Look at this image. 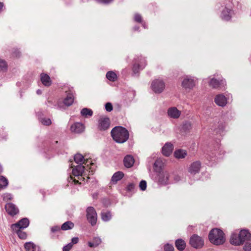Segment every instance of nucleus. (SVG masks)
Returning <instances> with one entry per match:
<instances>
[{
    "label": "nucleus",
    "mask_w": 251,
    "mask_h": 251,
    "mask_svg": "<svg viewBox=\"0 0 251 251\" xmlns=\"http://www.w3.org/2000/svg\"><path fill=\"white\" fill-rule=\"evenodd\" d=\"M74 160L78 165L73 169L72 173L74 176H77L79 180H83L84 177L82 176L84 172L85 167L82 165V164L85 163L88 166L89 163L92 165H93V163L90 162L88 159L85 160L84 156L79 153L76 154L74 156Z\"/></svg>",
    "instance_id": "1"
},
{
    "label": "nucleus",
    "mask_w": 251,
    "mask_h": 251,
    "mask_svg": "<svg viewBox=\"0 0 251 251\" xmlns=\"http://www.w3.org/2000/svg\"><path fill=\"white\" fill-rule=\"evenodd\" d=\"M111 134L113 139L119 143L125 142L129 137L127 130L122 126H116L113 128L111 131Z\"/></svg>",
    "instance_id": "2"
},
{
    "label": "nucleus",
    "mask_w": 251,
    "mask_h": 251,
    "mask_svg": "<svg viewBox=\"0 0 251 251\" xmlns=\"http://www.w3.org/2000/svg\"><path fill=\"white\" fill-rule=\"evenodd\" d=\"M208 238L210 242L215 245H222L226 240L224 233L218 228L212 229L209 233Z\"/></svg>",
    "instance_id": "3"
},
{
    "label": "nucleus",
    "mask_w": 251,
    "mask_h": 251,
    "mask_svg": "<svg viewBox=\"0 0 251 251\" xmlns=\"http://www.w3.org/2000/svg\"><path fill=\"white\" fill-rule=\"evenodd\" d=\"M87 218L92 226L96 224L97 221V214L94 207L90 206L87 208Z\"/></svg>",
    "instance_id": "4"
},
{
    "label": "nucleus",
    "mask_w": 251,
    "mask_h": 251,
    "mask_svg": "<svg viewBox=\"0 0 251 251\" xmlns=\"http://www.w3.org/2000/svg\"><path fill=\"white\" fill-rule=\"evenodd\" d=\"M190 244L194 248H201L204 245L203 240L201 237L196 234L192 236L190 239Z\"/></svg>",
    "instance_id": "5"
},
{
    "label": "nucleus",
    "mask_w": 251,
    "mask_h": 251,
    "mask_svg": "<svg viewBox=\"0 0 251 251\" xmlns=\"http://www.w3.org/2000/svg\"><path fill=\"white\" fill-rule=\"evenodd\" d=\"M165 88L164 82L159 79H155L151 83V89L155 93H161Z\"/></svg>",
    "instance_id": "6"
},
{
    "label": "nucleus",
    "mask_w": 251,
    "mask_h": 251,
    "mask_svg": "<svg viewBox=\"0 0 251 251\" xmlns=\"http://www.w3.org/2000/svg\"><path fill=\"white\" fill-rule=\"evenodd\" d=\"M181 85L186 90H191L195 86V81L192 77L186 76L182 81Z\"/></svg>",
    "instance_id": "7"
},
{
    "label": "nucleus",
    "mask_w": 251,
    "mask_h": 251,
    "mask_svg": "<svg viewBox=\"0 0 251 251\" xmlns=\"http://www.w3.org/2000/svg\"><path fill=\"white\" fill-rule=\"evenodd\" d=\"M29 224V221L27 218H25L21 219L16 224L11 225V229L12 230H16L18 229H23L27 227Z\"/></svg>",
    "instance_id": "8"
},
{
    "label": "nucleus",
    "mask_w": 251,
    "mask_h": 251,
    "mask_svg": "<svg viewBox=\"0 0 251 251\" xmlns=\"http://www.w3.org/2000/svg\"><path fill=\"white\" fill-rule=\"evenodd\" d=\"M215 103L221 107H224L227 102V98L223 94H220L217 95L214 98Z\"/></svg>",
    "instance_id": "9"
},
{
    "label": "nucleus",
    "mask_w": 251,
    "mask_h": 251,
    "mask_svg": "<svg viewBox=\"0 0 251 251\" xmlns=\"http://www.w3.org/2000/svg\"><path fill=\"white\" fill-rule=\"evenodd\" d=\"M169 174L167 172H162L158 175V182L162 185H166L169 183Z\"/></svg>",
    "instance_id": "10"
},
{
    "label": "nucleus",
    "mask_w": 251,
    "mask_h": 251,
    "mask_svg": "<svg viewBox=\"0 0 251 251\" xmlns=\"http://www.w3.org/2000/svg\"><path fill=\"white\" fill-rule=\"evenodd\" d=\"M201 168V162L199 161H196L191 164L188 169V172L191 175H194L200 172Z\"/></svg>",
    "instance_id": "11"
},
{
    "label": "nucleus",
    "mask_w": 251,
    "mask_h": 251,
    "mask_svg": "<svg viewBox=\"0 0 251 251\" xmlns=\"http://www.w3.org/2000/svg\"><path fill=\"white\" fill-rule=\"evenodd\" d=\"M210 86L215 89H222L225 87L226 85L225 81L224 80H221L220 81L215 79L212 78L209 82Z\"/></svg>",
    "instance_id": "12"
},
{
    "label": "nucleus",
    "mask_w": 251,
    "mask_h": 251,
    "mask_svg": "<svg viewBox=\"0 0 251 251\" xmlns=\"http://www.w3.org/2000/svg\"><path fill=\"white\" fill-rule=\"evenodd\" d=\"M5 209L7 213L11 216H14L19 212L17 207L11 202L7 203L5 204Z\"/></svg>",
    "instance_id": "13"
},
{
    "label": "nucleus",
    "mask_w": 251,
    "mask_h": 251,
    "mask_svg": "<svg viewBox=\"0 0 251 251\" xmlns=\"http://www.w3.org/2000/svg\"><path fill=\"white\" fill-rule=\"evenodd\" d=\"M146 65V62L144 58H141L138 62H136L133 65V71L136 74L141 70L143 69Z\"/></svg>",
    "instance_id": "14"
},
{
    "label": "nucleus",
    "mask_w": 251,
    "mask_h": 251,
    "mask_svg": "<svg viewBox=\"0 0 251 251\" xmlns=\"http://www.w3.org/2000/svg\"><path fill=\"white\" fill-rule=\"evenodd\" d=\"M110 126L109 118L107 117L101 118L99 121V128L100 130H105L107 129Z\"/></svg>",
    "instance_id": "15"
},
{
    "label": "nucleus",
    "mask_w": 251,
    "mask_h": 251,
    "mask_svg": "<svg viewBox=\"0 0 251 251\" xmlns=\"http://www.w3.org/2000/svg\"><path fill=\"white\" fill-rule=\"evenodd\" d=\"M234 14V12L231 9L225 7L222 11L221 18L223 20L228 21L232 16Z\"/></svg>",
    "instance_id": "16"
},
{
    "label": "nucleus",
    "mask_w": 251,
    "mask_h": 251,
    "mask_svg": "<svg viewBox=\"0 0 251 251\" xmlns=\"http://www.w3.org/2000/svg\"><path fill=\"white\" fill-rule=\"evenodd\" d=\"M167 114L168 116L171 118L177 119L180 116L181 111L176 107H172L168 109Z\"/></svg>",
    "instance_id": "17"
},
{
    "label": "nucleus",
    "mask_w": 251,
    "mask_h": 251,
    "mask_svg": "<svg viewBox=\"0 0 251 251\" xmlns=\"http://www.w3.org/2000/svg\"><path fill=\"white\" fill-rule=\"evenodd\" d=\"M230 243L235 246H239L242 245L241 238L239 235V233L234 232L231 234L230 238Z\"/></svg>",
    "instance_id": "18"
},
{
    "label": "nucleus",
    "mask_w": 251,
    "mask_h": 251,
    "mask_svg": "<svg viewBox=\"0 0 251 251\" xmlns=\"http://www.w3.org/2000/svg\"><path fill=\"white\" fill-rule=\"evenodd\" d=\"M239 235L241 238L242 244L246 241L250 240L251 238V234L249 230L246 229L241 230L239 232Z\"/></svg>",
    "instance_id": "19"
},
{
    "label": "nucleus",
    "mask_w": 251,
    "mask_h": 251,
    "mask_svg": "<svg viewBox=\"0 0 251 251\" xmlns=\"http://www.w3.org/2000/svg\"><path fill=\"white\" fill-rule=\"evenodd\" d=\"M71 130L73 132L80 133L84 130V126L81 123H76L71 126Z\"/></svg>",
    "instance_id": "20"
},
{
    "label": "nucleus",
    "mask_w": 251,
    "mask_h": 251,
    "mask_svg": "<svg viewBox=\"0 0 251 251\" xmlns=\"http://www.w3.org/2000/svg\"><path fill=\"white\" fill-rule=\"evenodd\" d=\"M173 150V145L171 143H166L162 147V152L163 155L168 156L172 152Z\"/></svg>",
    "instance_id": "21"
},
{
    "label": "nucleus",
    "mask_w": 251,
    "mask_h": 251,
    "mask_svg": "<svg viewBox=\"0 0 251 251\" xmlns=\"http://www.w3.org/2000/svg\"><path fill=\"white\" fill-rule=\"evenodd\" d=\"M124 165L126 168L131 167L134 163V159L133 157L130 155H127L125 157L124 159Z\"/></svg>",
    "instance_id": "22"
},
{
    "label": "nucleus",
    "mask_w": 251,
    "mask_h": 251,
    "mask_svg": "<svg viewBox=\"0 0 251 251\" xmlns=\"http://www.w3.org/2000/svg\"><path fill=\"white\" fill-rule=\"evenodd\" d=\"M24 247L26 251H40L39 247L31 242L25 243Z\"/></svg>",
    "instance_id": "23"
},
{
    "label": "nucleus",
    "mask_w": 251,
    "mask_h": 251,
    "mask_svg": "<svg viewBox=\"0 0 251 251\" xmlns=\"http://www.w3.org/2000/svg\"><path fill=\"white\" fill-rule=\"evenodd\" d=\"M40 76L41 81L44 85L46 86H49L51 85V81L50 77L48 75L42 73Z\"/></svg>",
    "instance_id": "24"
},
{
    "label": "nucleus",
    "mask_w": 251,
    "mask_h": 251,
    "mask_svg": "<svg viewBox=\"0 0 251 251\" xmlns=\"http://www.w3.org/2000/svg\"><path fill=\"white\" fill-rule=\"evenodd\" d=\"M124 176V174L122 172H117L115 173L112 176L111 182L113 184H116L117 182L122 179Z\"/></svg>",
    "instance_id": "25"
},
{
    "label": "nucleus",
    "mask_w": 251,
    "mask_h": 251,
    "mask_svg": "<svg viewBox=\"0 0 251 251\" xmlns=\"http://www.w3.org/2000/svg\"><path fill=\"white\" fill-rule=\"evenodd\" d=\"M175 245L176 248L180 251L184 250L186 247L185 242L181 239L176 240Z\"/></svg>",
    "instance_id": "26"
},
{
    "label": "nucleus",
    "mask_w": 251,
    "mask_h": 251,
    "mask_svg": "<svg viewBox=\"0 0 251 251\" xmlns=\"http://www.w3.org/2000/svg\"><path fill=\"white\" fill-rule=\"evenodd\" d=\"M174 155L178 159L184 158L187 155V152L185 150H178L175 151Z\"/></svg>",
    "instance_id": "27"
},
{
    "label": "nucleus",
    "mask_w": 251,
    "mask_h": 251,
    "mask_svg": "<svg viewBox=\"0 0 251 251\" xmlns=\"http://www.w3.org/2000/svg\"><path fill=\"white\" fill-rule=\"evenodd\" d=\"M101 219L104 222L109 221L112 218L110 212L108 211H102L101 212Z\"/></svg>",
    "instance_id": "28"
},
{
    "label": "nucleus",
    "mask_w": 251,
    "mask_h": 251,
    "mask_svg": "<svg viewBox=\"0 0 251 251\" xmlns=\"http://www.w3.org/2000/svg\"><path fill=\"white\" fill-rule=\"evenodd\" d=\"M101 242L100 238L99 237H95L93 242H89L88 245L90 247L95 248L99 245Z\"/></svg>",
    "instance_id": "29"
},
{
    "label": "nucleus",
    "mask_w": 251,
    "mask_h": 251,
    "mask_svg": "<svg viewBox=\"0 0 251 251\" xmlns=\"http://www.w3.org/2000/svg\"><path fill=\"white\" fill-rule=\"evenodd\" d=\"M106 77L109 81L114 82L116 80L117 75L113 71H109L106 73Z\"/></svg>",
    "instance_id": "30"
},
{
    "label": "nucleus",
    "mask_w": 251,
    "mask_h": 251,
    "mask_svg": "<svg viewBox=\"0 0 251 251\" xmlns=\"http://www.w3.org/2000/svg\"><path fill=\"white\" fill-rule=\"evenodd\" d=\"M74 98L72 94H69L64 99V103L67 106L71 105L74 102Z\"/></svg>",
    "instance_id": "31"
},
{
    "label": "nucleus",
    "mask_w": 251,
    "mask_h": 251,
    "mask_svg": "<svg viewBox=\"0 0 251 251\" xmlns=\"http://www.w3.org/2000/svg\"><path fill=\"white\" fill-rule=\"evenodd\" d=\"M93 113V111L91 109L87 108H83L81 111L82 116L85 117L92 116Z\"/></svg>",
    "instance_id": "32"
},
{
    "label": "nucleus",
    "mask_w": 251,
    "mask_h": 251,
    "mask_svg": "<svg viewBox=\"0 0 251 251\" xmlns=\"http://www.w3.org/2000/svg\"><path fill=\"white\" fill-rule=\"evenodd\" d=\"M74 226V224L70 221L64 223L61 226V229L63 230H66L73 228Z\"/></svg>",
    "instance_id": "33"
},
{
    "label": "nucleus",
    "mask_w": 251,
    "mask_h": 251,
    "mask_svg": "<svg viewBox=\"0 0 251 251\" xmlns=\"http://www.w3.org/2000/svg\"><path fill=\"white\" fill-rule=\"evenodd\" d=\"M8 183L7 179L4 176H0V189L5 188Z\"/></svg>",
    "instance_id": "34"
},
{
    "label": "nucleus",
    "mask_w": 251,
    "mask_h": 251,
    "mask_svg": "<svg viewBox=\"0 0 251 251\" xmlns=\"http://www.w3.org/2000/svg\"><path fill=\"white\" fill-rule=\"evenodd\" d=\"M21 229H18L17 230H12L13 231L16 232L19 237L22 239H25L26 237V234L25 232H23L21 230Z\"/></svg>",
    "instance_id": "35"
},
{
    "label": "nucleus",
    "mask_w": 251,
    "mask_h": 251,
    "mask_svg": "<svg viewBox=\"0 0 251 251\" xmlns=\"http://www.w3.org/2000/svg\"><path fill=\"white\" fill-rule=\"evenodd\" d=\"M40 122L45 126H49L51 124L50 119L47 118H40Z\"/></svg>",
    "instance_id": "36"
},
{
    "label": "nucleus",
    "mask_w": 251,
    "mask_h": 251,
    "mask_svg": "<svg viewBox=\"0 0 251 251\" xmlns=\"http://www.w3.org/2000/svg\"><path fill=\"white\" fill-rule=\"evenodd\" d=\"M7 68V64L5 61L0 59V71H4Z\"/></svg>",
    "instance_id": "37"
},
{
    "label": "nucleus",
    "mask_w": 251,
    "mask_h": 251,
    "mask_svg": "<svg viewBox=\"0 0 251 251\" xmlns=\"http://www.w3.org/2000/svg\"><path fill=\"white\" fill-rule=\"evenodd\" d=\"M3 199L5 201H10L12 199V196L9 193H5L3 195Z\"/></svg>",
    "instance_id": "38"
},
{
    "label": "nucleus",
    "mask_w": 251,
    "mask_h": 251,
    "mask_svg": "<svg viewBox=\"0 0 251 251\" xmlns=\"http://www.w3.org/2000/svg\"><path fill=\"white\" fill-rule=\"evenodd\" d=\"M139 187L141 190H145L147 187L146 181L145 180H142L140 183Z\"/></svg>",
    "instance_id": "39"
},
{
    "label": "nucleus",
    "mask_w": 251,
    "mask_h": 251,
    "mask_svg": "<svg viewBox=\"0 0 251 251\" xmlns=\"http://www.w3.org/2000/svg\"><path fill=\"white\" fill-rule=\"evenodd\" d=\"M164 251H174V247L168 244L164 246Z\"/></svg>",
    "instance_id": "40"
},
{
    "label": "nucleus",
    "mask_w": 251,
    "mask_h": 251,
    "mask_svg": "<svg viewBox=\"0 0 251 251\" xmlns=\"http://www.w3.org/2000/svg\"><path fill=\"white\" fill-rule=\"evenodd\" d=\"M105 108L107 111L110 112L113 109V106L111 103L107 102L105 105Z\"/></svg>",
    "instance_id": "41"
},
{
    "label": "nucleus",
    "mask_w": 251,
    "mask_h": 251,
    "mask_svg": "<svg viewBox=\"0 0 251 251\" xmlns=\"http://www.w3.org/2000/svg\"><path fill=\"white\" fill-rule=\"evenodd\" d=\"M73 247L72 243H69L67 245L65 246L63 248V251H69Z\"/></svg>",
    "instance_id": "42"
},
{
    "label": "nucleus",
    "mask_w": 251,
    "mask_h": 251,
    "mask_svg": "<svg viewBox=\"0 0 251 251\" xmlns=\"http://www.w3.org/2000/svg\"><path fill=\"white\" fill-rule=\"evenodd\" d=\"M142 17L140 15L138 14H136L134 16V20L138 23H141L142 22Z\"/></svg>",
    "instance_id": "43"
},
{
    "label": "nucleus",
    "mask_w": 251,
    "mask_h": 251,
    "mask_svg": "<svg viewBox=\"0 0 251 251\" xmlns=\"http://www.w3.org/2000/svg\"><path fill=\"white\" fill-rule=\"evenodd\" d=\"M244 249L245 251H251V243H246Z\"/></svg>",
    "instance_id": "44"
},
{
    "label": "nucleus",
    "mask_w": 251,
    "mask_h": 251,
    "mask_svg": "<svg viewBox=\"0 0 251 251\" xmlns=\"http://www.w3.org/2000/svg\"><path fill=\"white\" fill-rule=\"evenodd\" d=\"M135 187V185L133 183H130L127 186V190L129 191H132Z\"/></svg>",
    "instance_id": "45"
},
{
    "label": "nucleus",
    "mask_w": 251,
    "mask_h": 251,
    "mask_svg": "<svg viewBox=\"0 0 251 251\" xmlns=\"http://www.w3.org/2000/svg\"><path fill=\"white\" fill-rule=\"evenodd\" d=\"M161 163V159H157L154 163V167H157V166L160 167Z\"/></svg>",
    "instance_id": "46"
},
{
    "label": "nucleus",
    "mask_w": 251,
    "mask_h": 251,
    "mask_svg": "<svg viewBox=\"0 0 251 251\" xmlns=\"http://www.w3.org/2000/svg\"><path fill=\"white\" fill-rule=\"evenodd\" d=\"M59 230H60V227L57 226H53L51 228V230L52 232H55Z\"/></svg>",
    "instance_id": "47"
},
{
    "label": "nucleus",
    "mask_w": 251,
    "mask_h": 251,
    "mask_svg": "<svg viewBox=\"0 0 251 251\" xmlns=\"http://www.w3.org/2000/svg\"><path fill=\"white\" fill-rule=\"evenodd\" d=\"M78 241V238L77 237H74L72 239V243L73 245L76 244Z\"/></svg>",
    "instance_id": "48"
},
{
    "label": "nucleus",
    "mask_w": 251,
    "mask_h": 251,
    "mask_svg": "<svg viewBox=\"0 0 251 251\" xmlns=\"http://www.w3.org/2000/svg\"><path fill=\"white\" fill-rule=\"evenodd\" d=\"M98 1L102 3H108L112 1V0H98Z\"/></svg>",
    "instance_id": "49"
},
{
    "label": "nucleus",
    "mask_w": 251,
    "mask_h": 251,
    "mask_svg": "<svg viewBox=\"0 0 251 251\" xmlns=\"http://www.w3.org/2000/svg\"><path fill=\"white\" fill-rule=\"evenodd\" d=\"M71 180H72L75 184L78 183V180H76L75 179H74L72 176H70L69 178V181H70Z\"/></svg>",
    "instance_id": "50"
},
{
    "label": "nucleus",
    "mask_w": 251,
    "mask_h": 251,
    "mask_svg": "<svg viewBox=\"0 0 251 251\" xmlns=\"http://www.w3.org/2000/svg\"><path fill=\"white\" fill-rule=\"evenodd\" d=\"M20 55V52L18 51H17L16 52L14 53V55L16 57H18Z\"/></svg>",
    "instance_id": "51"
},
{
    "label": "nucleus",
    "mask_w": 251,
    "mask_h": 251,
    "mask_svg": "<svg viewBox=\"0 0 251 251\" xmlns=\"http://www.w3.org/2000/svg\"><path fill=\"white\" fill-rule=\"evenodd\" d=\"M36 93L38 95H40L42 93V91L40 89L37 90Z\"/></svg>",
    "instance_id": "52"
},
{
    "label": "nucleus",
    "mask_w": 251,
    "mask_h": 251,
    "mask_svg": "<svg viewBox=\"0 0 251 251\" xmlns=\"http://www.w3.org/2000/svg\"><path fill=\"white\" fill-rule=\"evenodd\" d=\"M3 6V3L2 2H0V12L1 11Z\"/></svg>",
    "instance_id": "53"
},
{
    "label": "nucleus",
    "mask_w": 251,
    "mask_h": 251,
    "mask_svg": "<svg viewBox=\"0 0 251 251\" xmlns=\"http://www.w3.org/2000/svg\"><path fill=\"white\" fill-rule=\"evenodd\" d=\"M138 28H139V27H134V29H135V30H138Z\"/></svg>",
    "instance_id": "54"
},
{
    "label": "nucleus",
    "mask_w": 251,
    "mask_h": 251,
    "mask_svg": "<svg viewBox=\"0 0 251 251\" xmlns=\"http://www.w3.org/2000/svg\"><path fill=\"white\" fill-rule=\"evenodd\" d=\"M143 26H144L145 28H146L145 25H144V24H143Z\"/></svg>",
    "instance_id": "55"
}]
</instances>
